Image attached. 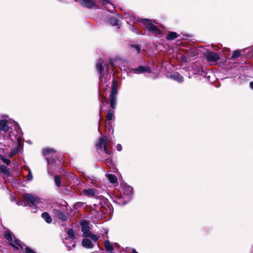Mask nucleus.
I'll list each match as a JSON object with an SVG mask.
<instances>
[{"label": "nucleus", "instance_id": "f257e3e1", "mask_svg": "<svg viewBox=\"0 0 253 253\" xmlns=\"http://www.w3.org/2000/svg\"><path fill=\"white\" fill-rule=\"evenodd\" d=\"M79 4L83 7L88 8H101L103 9L105 7L104 5L110 4L111 1H78Z\"/></svg>", "mask_w": 253, "mask_h": 253}, {"label": "nucleus", "instance_id": "f03ea898", "mask_svg": "<svg viewBox=\"0 0 253 253\" xmlns=\"http://www.w3.org/2000/svg\"><path fill=\"white\" fill-rule=\"evenodd\" d=\"M23 199L31 207H36L40 200L39 197L31 193L25 194L23 195Z\"/></svg>", "mask_w": 253, "mask_h": 253}, {"label": "nucleus", "instance_id": "7ed1b4c3", "mask_svg": "<svg viewBox=\"0 0 253 253\" xmlns=\"http://www.w3.org/2000/svg\"><path fill=\"white\" fill-rule=\"evenodd\" d=\"M142 21L145 24L147 30L152 32L154 36H156L161 33V31L153 23L152 20L143 19Z\"/></svg>", "mask_w": 253, "mask_h": 253}, {"label": "nucleus", "instance_id": "20e7f679", "mask_svg": "<svg viewBox=\"0 0 253 253\" xmlns=\"http://www.w3.org/2000/svg\"><path fill=\"white\" fill-rule=\"evenodd\" d=\"M60 209H54L53 213L55 217L62 221H67L68 220L67 212H65V207H61Z\"/></svg>", "mask_w": 253, "mask_h": 253}, {"label": "nucleus", "instance_id": "39448f33", "mask_svg": "<svg viewBox=\"0 0 253 253\" xmlns=\"http://www.w3.org/2000/svg\"><path fill=\"white\" fill-rule=\"evenodd\" d=\"M5 237L8 241L10 242V245L13 248L17 250L18 249V248L14 244V243L19 246L22 249H23V246H21L20 243V241L16 239L11 233L8 231L6 232L5 233Z\"/></svg>", "mask_w": 253, "mask_h": 253}, {"label": "nucleus", "instance_id": "423d86ee", "mask_svg": "<svg viewBox=\"0 0 253 253\" xmlns=\"http://www.w3.org/2000/svg\"><path fill=\"white\" fill-rule=\"evenodd\" d=\"M82 231L83 232V236L87 238L89 236V234L91 232L89 231V227L88 223L86 221H84L81 223Z\"/></svg>", "mask_w": 253, "mask_h": 253}, {"label": "nucleus", "instance_id": "0eeeda50", "mask_svg": "<svg viewBox=\"0 0 253 253\" xmlns=\"http://www.w3.org/2000/svg\"><path fill=\"white\" fill-rule=\"evenodd\" d=\"M206 57L208 61H216L220 58L219 56L217 53L213 51H209L207 53Z\"/></svg>", "mask_w": 253, "mask_h": 253}, {"label": "nucleus", "instance_id": "6e6552de", "mask_svg": "<svg viewBox=\"0 0 253 253\" xmlns=\"http://www.w3.org/2000/svg\"><path fill=\"white\" fill-rule=\"evenodd\" d=\"M133 71L136 73L140 74L144 72L150 73L151 72V69L149 66H139L138 67L133 69Z\"/></svg>", "mask_w": 253, "mask_h": 253}, {"label": "nucleus", "instance_id": "1a4fd4ad", "mask_svg": "<svg viewBox=\"0 0 253 253\" xmlns=\"http://www.w3.org/2000/svg\"><path fill=\"white\" fill-rule=\"evenodd\" d=\"M107 138L106 136H103L99 138L98 143L96 145V149H102L107 146Z\"/></svg>", "mask_w": 253, "mask_h": 253}, {"label": "nucleus", "instance_id": "9d476101", "mask_svg": "<svg viewBox=\"0 0 253 253\" xmlns=\"http://www.w3.org/2000/svg\"><path fill=\"white\" fill-rule=\"evenodd\" d=\"M96 69L100 74V79H101L102 81V79L101 78L103 76L104 68L103 66V61L101 59H100L97 62L96 64Z\"/></svg>", "mask_w": 253, "mask_h": 253}, {"label": "nucleus", "instance_id": "9b49d317", "mask_svg": "<svg viewBox=\"0 0 253 253\" xmlns=\"http://www.w3.org/2000/svg\"><path fill=\"white\" fill-rule=\"evenodd\" d=\"M117 93V83L114 79L112 82V90L110 96L116 97Z\"/></svg>", "mask_w": 253, "mask_h": 253}, {"label": "nucleus", "instance_id": "f8f14e48", "mask_svg": "<svg viewBox=\"0 0 253 253\" xmlns=\"http://www.w3.org/2000/svg\"><path fill=\"white\" fill-rule=\"evenodd\" d=\"M96 190L94 189H84L83 191L84 195L89 197H93L95 196Z\"/></svg>", "mask_w": 253, "mask_h": 253}, {"label": "nucleus", "instance_id": "ddd939ff", "mask_svg": "<svg viewBox=\"0 0 253 253\" xmlns=\"http://www.w3.org/2000/svg\"><path fill=\"white\" fill-rule=\"evenodd\" d=\"M82 246L87 249H91L93 247V245L91 241L88 239H84L82 242Z\"/></svg>", "mask_w": 253, "mask_h": 253}, {"label": "nucleus", "instance_id": "4468645a", "mask_svg": "<svg viewBox=\"0 0 253 253\" xmlns=\"http://www.w3.org/2000/svg\"><path fill=\"white\" fill-rule=\"evenodd\" d=\"M169 78L179 83H181L183 81V77L177 73L170 75Z\"/></svg>", "mask_w": 253, "mask_h": 253}, {"label": "nucleus", "instance_id": "2eb2a0df", "mask_svg": "<svg viewBox=\"0 0 253 253\" xmlns=\"http://www.w3.org/2000/svg\"><path fill=\"white\" fill-rule=\"evenodd\" d=\"M104 244L106 251L111 253L114 249L110 242L106 240L104 242Z\"/></svg>", "mask_w": 253, "mask_h": 253}, {"label": "nucleus", "instance_id": "dca6fc26", "mask_svg": "<svg viewBox=\"0 0 253 253\" xmlns=\"http://www.w3.org/2000/svg\"><path fill=\"white\" fill-rule=\"evenodd\" d=\"M0 129L6 131L9 129V126L7 125V121L2 120L0 121Z\"/></svg>", "mask_w": 253, "mask_h": 253}, {"label": "nucleus", "instance_id": "f3484780", "mask_svg": "<svg viewBox=\"0 0 253 253\" xmlns=\"http://www.w3.org/2000/svg\"><path fill=\"white\" fill-rule=\"evenodd\" d=\"M42 217L48 223H50L52 221V218L50 215L46 212H44L42 214Z\"/></svg>", "mask_w": 253, "mask_h": 253}, {"label": "nucleus", "instance_id": "a211bd4d", "mask_svg": "<svg viewBox=\"0 0 253 253\" xmlns=\"http://www.w3.org/2000/svg\"><path fill=\"white\" fill-rule=\"evenodd\" d=\"M108 180L112 183H116L118 182V179L116 176L113 174H108L107 175Z\"/></svg>", "mask_w": 253, "mask_h": 253}, {"label": "nucleus", "instance_id": "6ab92c4d", "mask_svg": "<svg viewBox=\"0 0 253 253\" xmlns=\"http://www.w3.org/2000/svg\"><path fill=\"white\" fill-rule=\"evenodd\" d=\"M114 111L112 110H109L108 111L106 115V119L108 121H112L115 118V116L114 115Z\"/></svg>", "mask_w": 253, "mask_h": 253}, {"label": "nucleus", "instance_id": "aec40b11", "mask_svg": "<svg viewBox=\"0 0 253 253\" xmlns=\"http://www.w3.org/2000/svg\"><path fill=\"white\" fill-rule=\"evenodd\" d=\"M1 173L7 175H8L9 174V171L4 165H1L0 166V173Z\"/></svg>", "mask_w": 253, "mask_h": 253}, {"label": "nucleus", "instance_id": "412c9836", "mask_svg": "<svg viewBox=\"0 0 253 253\" xmlns=\"http://www.w3.org/2000/svg\"><path fill=\"white\" fill-rule=\"evenodd\" d=\"M178 37V35L175 32H169L167 36V39L169 40H172Z\"/></svg>", "mask_w": 253, "mask_h": 253}, {"label": "nucleus", "instance_id": "4be33fe9", "mask_svg": "<svg viewBox=\"0 0 253 253\" xmlns=\"http://www.w3.org/2000/svg\"><path fill=\"white\" fill-rule=\"evenodd\" d=\"M110 106L113 108L115 109L116 104V97L110 96Z\"/></svg>", "mask_w": 253, "mask_h": 253}, {"label": "nucleus", "instance_id": "5701e85b", "mask_svg": "<svg viewBox=\"0 0 253 253\" xmlns=\"http://www.w3.org/2000/svg\"><path fill=\"white\" fill-rule=\"evenodd\" d=\"M109 21L110 24L113 26H116L119 24V20L115 17H111Z\"/></svg>", "mask_w": 253, "mask_h": 253}, {"label": "nucleus", "instance_id": "b1692460", "mask_svg": "<svg viewBox=\"0 0 253 253\" xmlns=\"http://www.w3.org/2000/svg\"><path fill=\"white\" fill-rule=\"evenodd\" d=\"M54 152H55V151L54 149L51 148H46L43 150V154L44 156L48 155L50 153Z\"/></svg>", "mask_w": 253, "mask_h": 253}, {"label": "nucleus", "instance_id": "393cba45", "mask_svg": "<svg viewBox=\"0 0 253 253\" xmlns=\"http://www.w3.org/2000/svg\"><path fill=\"white\" fill-rule=\"evenodd\" d=\"M241 56V53L239 51L235 50L233 52V54L231 56V58L233 60H236L238 57Z\"/></svg>", "mask_w": 253, "mask_h": 253}, {"label": "nucleus", "instance_id": "a878e982", "mask_svg": "<svg viewBox=\"0 0 253 253\" xmlns=\"http://www.w3.org/2000/svg\"><path fill=\"white\" fill-rule=\"evenodd\" d=\"M87 237L91 238V240L94 242H96L99 239V236L98 235H93L91 233L89 234V236H87Z\"/></svg>", "mask_w": 253, "mask_h": 253}, {"label": "nucleus", "instance_id": "bb28decb", "mask_svg": "<svg viewBox=\"0 0 253 253\" xmlns=\"http://www.w3.org/2000/svg\"><path fill=\"white\" fill-rule=\"evenodd\" d=\"M67 234H68L69 237H70V238L73 239H74L75 234H74V232L72 229L70 228L68 230Z\"/></svg>", "mask_w": 253, "mask_h": 253}, {"label": "nucleus", "instance_id": "cd10ccee", "mask_svg": "<svg viewBox=\"0 0 253 253\" xmlns=\"http://www.w3.org/2000/svg\"><path fill=\"white\" fill-rule=\"evenodd\" d=\"M54 180H55V182L56 185L58 187H60L61 186V182H60V177L58 176H57V175L55 176V177H54Z\"/></svg>", "mask_w": 253, "mask_h": 253}, {"label": "nucleus", "instance_id": "c85d7f7f", "mask_svg": "<svg viewBox=\"0 0 253 253\" xmlns=\"http://www.w3.org/2000/svg\"><path fill=\"white\" fill-rule=\"evenodd\" d=\"M131 47L135 49L138 53H140L141 47L139 45L137 44H132Z\"/></svg>", "mask_w": 253, "mask_h": 253}, {"label": "nucleus", "instance_id": "c756f323", "mask_svg": "<svg viewBox=\"0 0 253 253\" xmlns=\"http://www.w3.org/2000/svg\"><path fill=\"white\" fill-rule=\"evenodd\" d=\"M32 179H33V175L32 174L31 170L30 169H29L27 180L28 181H31Z\"/></svg>", "mask_w": 253, "mask_h": 253}, {"label": "nucleus", "instance_id": "7c9ffc66", "mask_svg": "<svg viewBox=\"0 0 253 253\" xmlns=\"http://www.w3.org/2000/svg\"><path fill=\"white\" fill-rule=\"evenodd\" d=\"M117 59H110L109 63L112 67H115L116 66Z\"/></svg>", "mask_w": 253, "mask_h": 253}, {"label": "nucleus", "instance_id": "2f4dec72", "mask_svg": "<svg viewBox=\"0 0 253 253\" xmlns=\"http://www.w3.org/2000/svg\"><path fill=\"white\" fill-rule=\"evenodd\" d=\"M25 252L26 253H36L34 250L29 247H26L25 248Z\"/></svg>", "mask_w": 253, "mask_h": 253}, {"label": "nucleus", "instance_id": "473e14b6", "mask_svg": "<svg viewBox=\"0 0 253 253\" xmlns=\"http://www.w3.org/2000/svg\"><path fill=\"white\" fill-rule=\"evenodd\" d=\"M2 162L5 163L7 165H9L11 163V161L8 159L4 158L2 159Z\"/></svg>", "mask_w": 253, "mask_h": 253}, {"label": "nucleus", "instance_id": "72a5a7b5", "mask_svg": "<svg viewBox=\"0 0 253 253\" xmlns=\"http://www.w3.org/2000/svg\"><path fill=\"white\" fill-rule=\"evenodd\" d=\"M180 58L181 61L183 62H186L187 61V57L185 55L181 56Z\"/></svg>", "mask_w": 253, "mask_h": 253}, {"label": "nucleus", "instance_id": "f704fd0d", "mask_svg": "<svg viewBox=\"0 0 253 253\" xmlns=\"http://www.w3.org/2000/svg\"><path fill=\"white\" fill-rule=\"evenodd\" d=\"M103 148H104V151H105L106 154H110V151L108 149V148H107V146H106L104 147H103Z\"/></svg>", "mask_w": 253, "mask_h": 253}, {"label": "nucleus", "instance_id": "c9c22d12", "mask_svg": "<svg viewBox=\"0 0 253 253\" xmlns=\"http://www.w3.org/2000/svg\"><path fill=\"white\" fill-rule=\"evenodd\" d=\"M116 149L118 151H120L122 149V147L121 144H117L116 146Z\"/></svg>", "mask_w": 253, "mask_h": 253}, {"label": "nucleus", "instance_id": "e433bc0d", "mask_svg": "<svg viewBox=\"0 0 253 253\" xmlns=\"http://www.w3.org/2000/svg\"><path fill=\"white\" fill-rule=\"evenodd\" d=\"M105 162L106 164H110L111 163V160L109 159H107L105 160Z\"/></svg>", "mask_w": 253, "mask_h": 253}, {"label": "nucleus", "instance_id": "4c0bfd02", "mask_svg": "<svg viewBox=\"0 0 253 253\" xmlns=\"http://www.w3.org/2000/svg\"><path fill=\"white\" fill-rule=\"evenodd\" d=\"M250 86L251 88L253 89V82H251L250 83Z\"/></svg>", "mask_w": 253, "mask_h": 253}, {"label": "nucleus", "instance_id": "58836bf2", "mask_svg": "<svg viewBox=\"0 0 253 253\" xmlns=\"http://www.w3.org/2000/svg\"><path fill=\"white\" fill-rule=\"evenodd\" d=\"M128 190H129V193H131V191L132 190V188L131 187H129L128 188Z\"/></svg>", "mask_w": 253, "mask_h": 253}, {"label": "nucleus", "instance_id": "ea45409f", "mask_svg": "<svg viewBox=\"0 0 253 253\" xmlns=\"http://www.w3.org/2000/svg\"><path fill=\"white\" fill-rule=\"evenodd\" d=\"M46 160H47L48 164H49L50 162L51 161V159L50 160H49V158H46Z\"/></svg>", "mask_w": 253, "mask_h": 253}, {"label": "nucleus", "instance_id": "a19ab883", "mask_svg": "<svg viewBox=\"0 0 253 253\" xmlns=\"http://www.w3.org/2000/svg\"><path fill=\"white\" fill-rule=\"evenodd\" d=\"M100 102H101V106H102V104H103V102H102V101H101ZM102 106H101L100 110V112H101V109H102Z\"/></svg>", "mask_w": 253, "mask_h": 253}, {"label": "nucleus", "instance_id": "79ce46f5", "mask_svg": "<svg viewBox=\"0 0 253 253\" xmlns=\"http://www.w3.org/2000/svg\"><path fill=\"white\" fill-rule=\"evenodd\" d=\"M132 253H138L137 252H136V251L134 249H133V250H132Z\"/></svg>", "mask_w": 253, "mask_h": 253}, {"label": "nucleus", "instance_id": "37998d69", "mask_svg": "<svg viewBox=\"0 0 253 253\" xmlns=\"http://www.w3.org/2000/svg\"><path fill=\"white\" fill-rule=\"evenodd\" d=\"M15 152H11V154H12H12H15Z\"/></svg>", "mask_w": 253, "mask_h": 253}, {"label": "nucleus", "instance_id": "c03bdc74", "mask_svg": "<svg viewBox=\"0 0 253 253\" xmlns=\"http://www.w3.org/2000/svg\"><path fill=\"white\" fill-rule=\"evenodd\" d=\"M73 247H76V245H73Z\"/></svg>", "mask_w": 253, "mask_h": 253}]
</instances>
